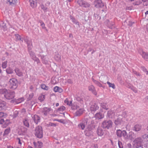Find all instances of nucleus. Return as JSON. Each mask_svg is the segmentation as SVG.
<instances>
[{"mask_svg": "<svg viewBox=\"0 0 148 148\" xmlns=\"http://www.w3.org/2000/svg\"><path fill=\"white\" fill-rule=\"evenodd\" d=\"M116 134L117 137L120 138L123 136L124 138L126 140H132L136 137L134 133L132 131L127 133L125 130H117L116 131Z\"/></svg>", "mask_w": 148, "mask_h": 148, "instance_id": "nucleus-1", "label": "nucleus"}, {"mask_svg": "<svg viewBox=\"0 0 148 148\" xmlns=\"http://www.w3.org/2000/svg\"><path fill=\"white\" fill-rule=\"evenodd\" d=\"M0 94H4V97L8 100L12 99L15 97L14 91L5 88L0 89Z\"/></svg>", "mask_w": 148, "mask_h": 148, "instance_id": "nucleus-2", "label": "nucleus"}, {"mask_svg": "<svg viewBox=\"0 0 148 148\" xmlns=\"http://www.w3.org/2000/svg\"><path fill=\"white\" fill-rule=\"evenodd\" d=\"M35 135L37 138H41L43 137V130L41 126H38L35 130Z\"/></svg>", "mask_w": 148, "mask_h": 148, "instance_id": "nucleus-3", "label": "nucleus"}, {"mask_svg": "<svg viewBox=\"0 0 148 148\" xmlns=\"http://www.w3.org/2000/svg\"><path fill=\"white\" fill-rule=\"evenodd\" d=\"M112 123L111 120H105L102 122L101 126L103 129H108L111 128Z\"/></svg>", "mask_w": 148, "mask_h": 148, "instance_id": "nucleus-4", "label": "nucleus"}, {"mask_svg": "<svg viewBox=\"0 0 148 148\" xmlns=\"http://www.w3.org/2000/svg\"><path fill=\"white\" fill-rule=\"evenodd\" d=\"M9 88L12 89H15L18 86V81L15 78H13L9 81Z\"/></svg>", "mask_w": 148, "mask_h": 148, "instance_id": "nucleus-5", "label": "nucleus"}, {"mask_svg": "<svg viewBox=\"0 0 148 148\" xmlns=\"http://www.w3.org/2000/svg\"><path fill=\"white\" fill-rule=\"evenodd\" d=\"M88 119L87 118H84L82 119V122L78 125V127L80 129L84 130L86 126L88 123Z\"/></svg>", "mask_w": 148, "mask_h": 148, "instance_id": "nucleus-6", "label": "nucleus"}, {"mask_svg": "<svg viewBox=\"0 0 148 148\" xmlns=\"http://www.w3.org/2000/svg\"><path fill=\"white\" fill-rule=\"evenodd\" d=\"M123 118L120 115H119L117 119L114 121V123L116 126L124 124Z\"/></svg>", "mask_w": 148, "mask_h": 148, "instance_id": "nucleus-7", "label": "nucleus"}, {"mask_svg": "<svg viewBox=\"0 0 148 148\" xmlns=\"http://www.w3.org/2000/svg\"><path fill=\"white\" fill-rule=\"evenodd\" d=\"M105 23L107 27L111 29H113L115 28L114 23L113 21H110L107 19L105 22Z\"/></svg>", "mask_w": 148, "mask_h": 148, "instance_id": "nucleus-8", "label": "nucleus"}, {"mask_svg": "<svg viewBox=\"0 0 148 148\" xmlns=\"http://www.w3.org/2000/svg\"><path fill=\"white\" fill-rule=\"evenodd\" d=\"M94 4L95 6L97 8H102L104 6L103 3L101 0H95L94 1Z\"/></svg>", "mask_w": 148, "mask_h": 148, "instance_id": "nucleus-9", "label": "nucleus"}, {"mask_svg": "<svg viewBox=\"0 0 148 148\" xmlns=\"http://www.w3.org/2000/svg\"><path fill=\"white\" fill-rule=\"evenodd\" d=\"M77 2L78 4L81 6L85 8L89 6V5L85 1L82 0H77Z\"/></svg>", "mask_w": 148, "mask_h": 148, "instance_id": "nucleus-10", "label": "nucleus"}, {"mask_svg": "<svg viewBox=\"0 0 148 148\" xmlns=\"http://www.w3.org/2000/svg\"><path fill=\"white\" fill-rule=\"evenodd\" d=\"M104 117V115L101 112H99L96 113L95 116V117L96 119L99 120L102 119Z\"/></svg>", "mask_w": 148, "mask_h": 148, "instance_id": "nucleus-11", "label": "nucleus"}, {"mask_svg": "<svg viewBox=\"0 0 148 148\" xmlns=\"http://www.w3.org/2000/svg\"><path fill=\"white\" fill-rule=\"evenodd\" d=\"M99 107L97 104L94 103L91 105L90 107V110L91 112H95L99 109Z\"/></svg>", "mask_w": 148, "mask_h": 148, "instance_id": "nucleus-12", "label": "nucleus"}, {"mask_svg": "<svg viewBox=\"0 0 148 148\" xmlns=\"http://www.w3.org/2000/svg\"><path fill=\"white\" fill-rule=\"evenodd\" d=\"M134 141L135 143L138 146H139L142 143L143 140L140 137H139L136 138L134 140Z\"/></svg>", "mask_w": 148, "mask_h": 148, "instance_id": "nucleus-13", "label": "nucleus"}, {"mask_svg": "<svg viewBox=\"0 0 148 148\" xmlns=\"http://www.w3.org/2000/svg\"><path fill=\"white\" fill-rule=\"evenodd\" d=\"M51 109L50 108L45 107L43 108L42 112L43 113V114L45 115L46 116L51 111Z\"/></svg>", "mask_w": 148, "mask_h": 148, "instance_id": "nucleus-14", "label": "nucleus"}, {"mask_svg": "<svg viewBox=\"0 0 148 148\" xmlns=\"http://www.w3.org/2000/svg\"><path fill=\"white\" fill-rule=\"evenodd\" d=\"M97 132L98 136H102L103 135L104 132L102 129L100 127H98L97 130Z\"/></svg>", "mask_w": 148, "mask_h": 148, "instance_id": "nucleus-15", "label": "nucleus"}, {"mask_svg": "<svg viewBox=\"0 0 148 148\" xmlns=\"http://www.w3.org/2000/svg\"><path fill=\"white\" fill-rule=\"evenodd\" d=\"M32 118L36 124H37L38 122H40V118L37 115H34L32 117Z\"/></svg>", "mask_w": 148, "mask_h": 148, "instance_id": "nucleus-16", "label": "nucleus"}, {"mask_svg": "<svg viewBox=\"0 0 148 148\" xmlns=\"http://www.w3.org/2000/svg\"><path fill=\"white\" fill-rule=\"evenodd\" d=\"M107 115L109 118H114L115 117L114 112L111 110H109L108 112Z\"/></svg>", "mask_w": 148, "mask_h": 148, "instance_id": "nucleus-17", "label": "nucleus"}, {"mask_svg": "<svg viewBox=\"0 0 148 148\" xmlns=\"http://www.w3.org/2000/svg\"><path fill=\"white\" fill-rule=\"evenodd\" d=\"M6 103L0 99V111L5 109Z\"/></svg>", "mask_w": 148, "mask_h": 148, "instance_id": "nucleus-18", "label": "nucleus"}, {"mask_svg": "<svg viewBox=\"0 0 148 148\" xmlns=\"http://www.w3.org/2000/svg\"><path fill=\"white\" fill-rule=\"evenodd\" d=\"M89 90L91 91L95 95H97V92L95 90V87L92 85H91L88 87Z\"/></svg>", "mask_w": 148, "mask_h": 148, "instance_id": "nucleus-19", "label": "nucleus"}, {"mask_svg": "<svg viewBox=\"0 0 148 148\" xmlns=\"http://www.w3.org/2000/svg\"><path fill=\"white\" fill-rule=\"evenodd\" d=\"M142 128V126L141 125L139 124L135 125L133 128L132 130L133 131L136 132H138L140 131Z\"/></svg>", "mask_w": 148, "mask_h": 148, "instance_id": "nucleus-20", "label": "nucleus"}, {"mask_svg": "<svg viewBox=\"0 0 148 148\" xmlns=\"http://www.w3.org/2000/svg\"><path fill=\"white\" fill-rule=\"evenodd\" d=\"M33 144L36 148H41L42 146V143L38 141L37 143L34 142Z\"/></svg>", "mask_w": 148, "mask_h": 148, "instance_id": "nucleus-21", "label": "nucleus"}, {"mask_svg": "<svg viewBox=\"0 0 148 148\" xmlns=\"http://www.w3.org/2000/svg\"><path fill=\"white\" fill-rule=\"evenodd\" d=\"M142 57L146 61H148V53L142 51L141 53Z\"/></svg>", "mask_w": 148, "mask_h": 148, "instance_id": "nucleus-22", "label": "nucleus"}, {"mask_svg": "<svg viewBox=\"0 0 148 148\" xmlns=\"http://www.w3.org/2000/svg\"><path fill=\"white\" fill-rule=\"evenodd\" d=\"M23 130L22 129H20L18 131V133L19 135H23L25 133H26L27 131V129L25 127H23Z\"/></svg>", "mask_w": 148, "mask_h": 148, "instance_id": "nucleus-23", "label": "nucleus"}, {"mask_svg": "<svg viewBox=\"0 0 148 148\" xmlns=\"http://www.w3.org/2000/svg\"><path fill=\"white\" fill-rule=\"evenodd\" d=\"M84 110L83 109H80L77 110L75 113V116H80L82 115Z\"/></svg>", "mask_w": 148, "mask_h": 148, "instance_id": "nucleus-24", "label": "nucleus"}, {"mask_svg": "<svg viewBox=\"0 0 148 148\" xmlns=\"http://www.w3.org/2000/svg\"><path fill=\"white\" fill-rule=\"evenodd\" d=\"M23 122L24 125L25 126L27 127H29V125L28 122V119L27 118L23 119Z\"/></svg>", "mask_w": 148, "mask_h": 148, "instance_id": "nucleus-25", "label": "nucleus"}, {"mask_svg": "<svg viewBox=\"0 0 148 148\" xmlns=\"http://www.w3.org/2000/svg\"><path fill=\"white\" fill-rule=\"evenodd\" d=\"M14 71L16 75L18 76H22L23 73L21 70H20L18 68H16L14 69Z\"/></svg>", "mask_w": 148, "mask_h": 148, "instance_id": "nucleus-26", "label": "nucleus"}, {"mask_svg": "<svg viewBox=\"0 0 148 148\" xmlns=\"http://www.w3.org/2000/svg\"><path fill=\"white\" fill-rule=\"evenodd\" d=\"M93 133V132L92 130L90 131L87 129L85 131V135L88 136L92 135Z\"/></svg>", "mask_w": 148, "mask_h": 148, "instance_id": "nucleus-27", "label": "nucleus"}, {"mask_svg": "<svg viewBox=\"0 0 148 148\" xmlns=\"http://www.w3.org/2000/svg\"><path fill=\"white\" fill-rule=\"evenodd\" d=\"M70 106L71 107V108L72 110L77 109L79 108V106L77 105V103H72Z\"/></svg>", "mask_w": 148, "mask_h": 148, "instance_id": "nucleus-28", "label": "nucleus"}, {"mask_svg": "<svg viewBox=\"0 0 148 148\" xmlns=\"http://www.w3.org/2000/svg\"><path fill=\"white\" fill-rule=\"evenodd\" d=\"M53 90L55 92H59L60 93L62 92L63 91V89L57 86L53 88Z\"/></svg>", "mask_w": 148, "mask_h": 148, "instance_id": "nucleus-29", "label": "nucleus"}, {"mask_svg": "<svg viewBox=\"0 0 148 148\" xmlns=\"http://www.w3.org/2000/svg\"><path fill=\"white\" fill-rule=\"evenodd\" d=\"M30 5L32 7L34 8L36 6V0H29Z\"/></svg>", "mask_w": 148, "mask_h": 148, "instance_id": "nucleus-30", "label": "nucleus"}, {"mask_svg": "<svg viewBox=\"0 0 148 148\" xmlns=\"http://www.w3.org/2000/svg\"><path fill=\"white\" fill-rule=\"evenodd\" d=\"M95 127V125L94 124H91L88 125L87 130H89L90 131L92 130Z\"/></svg>", "mask_w": 148, "mask_h": 148, "instance_id": "nucleus-31", "label": "nucleus"}, {"mask_svg": "<svg viewBox=\"0 0 148 148\" xmlns=\"http://www.w3.org/2000/svg\"><path fill=\"white\" fill-rule=\"evenodd\" d=\"M41 58L42 59V62L45 64H47L48 63V61L47 60H46V58H45V56L43 55L40 56Z\"/></svg>", "mask_w": 148, "mask_h": 148, "instance_id": "nucleus-32", "label": "nucleus"}, {"mask_svg": "<svg viewBox=\"0 0 148 148\" xmlns=\"http://www.w3.org/2000/svg\"><path fill=\"white\" fill-rule=\"evenodd\" d=\"M29 53L32 59L36 57L35 53L32 51H29Z\"/></svg>", "mask_w": 148, "mask_h": 148, "instance_id": "nucleus-33", "label": "nucleus"}, {"mask_svg": "<svg viewBox=\"0 0 148 148\" xmlns=\"http://www.w3.org/2000/svg\"><path fill=\"white\" fill-rule=\"evenodd\" d=\"M92 79L93 82L97 85L98 86L100 87H102V84H101L99 82L94 79L92 78Z\"/></svg>", "mask_w": 148, "mask_h": 148, "instance_id": "nucleus-34", "label": "nucleus"}, {"mask_svg": "<svg viewBox=\"0 0 148 148\" xmlns=\"http://www.w3.org/2000/svg\"><path fill=\"white\" fill-rule=\"evenodd\" d=\"M7 1L9 2L10 4L14 5L17 2V0H7Z\"/></svg>", "mask_w": 148, "mask_h": 148, "instance_id": "nucleus-35", "label": "nucleus"}, {"mask_svg": "<svg viewBox=\"0 0 148 148\" xmlns=\"http://www.w3.org/2000/svg\"><path fill=\"white\" fill-rule=\"evenodd\" d=\"M101 106L102 108L104 109L107 110L109 109L108 106H107L106 103H103L101 104Z\"/></svg>", "mask_w": 148, "mask_h": 148, "instance_id": "nucleus-36", "label": "nucleus"}, {"mask_svg": "<svg viewBox=\"0 0 148 148\" xmlns=\"http://www.w3.org/2000/svg\"><path fill=\"white\" fill-rule=\"evenodd\" d=\"M10 128H7L5 130L3 136H5V135H8L10 132Z\"/></svg>", "mask_w": 148, "mask_h": 148, "instance_id": "nucleus-37", "label": "nucleus"}, {"mask_svg": "<svg viewBox=\"0 0 148 148\" xmlns=\"http://www.w3.org/2000/svg\"><path fill=\"white\" fill-rule=\"evenodd\" d=\"M6 72L8 74H11L13 73V71L12 68H9L6 69Z\"/></svg>", "mask_w": 148, "mask_h": 148, "instance_id": "nucleus-38", "label": "nucleus"}, {"mask_svg": "<svg viewBox=\"0 0 148 148\" xmlns=\"http://www.w3.org/2000/svg\"><path fill=\"white\" fill-rule=\"evenodd\" d=\"M107 83L109 85L110 87H112L114 89L115 88V86L114 84L110 83L108 81L107 82Z\"/></svg>", "mask_w": 148, "mask_h": 148, "instance_id": "nucleus-39", "label": "nucleus"}, {"mask_svg": "<svg viewBox=\"0 0 148 148\" xmlns=\"http://www.w3.org/2000/svg\"><path fill=\"white\" fill-rule=\"evenodd\" d=\"M41 88L43 89L48 90L49 89L48 86H47L44 84H42L41 85Z\"/></svg>", "mask_w": 148, "mask_h": 148, "instance_id": "nucleus-40", "label": "nucleus"}, {"mask_svg": "<svg viewBox=\"0 0 148 148\" xmlns=\"http://www.w3.org/2000/svg\"><path fill=\"white\" fill-rule=\"evenodd\" d=\"M15 37L16 39V41L20 40H21L22 42H23V40H22L21 39V36L19 34H16L15 35Z\"/></svg>", "mask_w": 148, "mask_h": 148, "instance_id": "nucleus-41", "label": "nucleus"}, {"mask_svg": "<svg viewBox=\"0 0 148 148\" xmlns=\"http://www.w3.org/2000/svg\"><path fill=\"white\" fill-rule=\"evenodd\" d=\"M24 40L25 42L27 44H28L29 45L31 42H32V41L30 40H29V38L26 37V38H25L24 39Z\"/></svg>", "mask_w": 148, "mask_h": 148, "instance_id": "nucleus-42", "label": "nucleus"}, {"mask_svg": "<svg viewBox=\"0 0 148 148\" xmlns=\"http://www.w3.org/2000/svg\"><path fill=\"white\" fill-rule=\"evenodd\" d=\"M27 45L28 51H31L32 47V42H31L29 45L28 44H27Z\"/></svg>", "mask_w": 148, "mask_h": 148, "instance_id": "nucleus-43", "label": "nucleus"}, {"mask_svg": "<svg viewBox=\"0 0 148 148\" xmlns=\"http://www.w3.org/2000/svg\"><path fill=\"white\" fill-rule=\"evenodd\" d=\"M64 103L66 104L67 105L71 106V104L72 101H70L69 102L68 99L66 98L64 101Z\"/></svg>", "mask_w": 148, "mask_h": 148, "instance_id": "nucleus-44", "label": "nucleus"}, {"mask_svg": "<svg viewBox=\"0 0 148 148\" xmlns=\"http://www.w3.org/2000/svg\"><path fill=\"white\" fill-rule=\"evenodd\" d=\"M45 96L44 95H41L39 97L38 99L40 101H42L44 100Z\"/></svg>", "mask_w": 148, "mask_h": 148, "instance_id": "nucleus-45", "label": "nucleus"}, {"mask_svg": "<svg viewBox=\"0 0 148 148\" xmlns=\"http://www.w3.org/2000/svg\"><path fill=\"white\" fill-rule=\"evenodd\" d=\"M34 96V94L33 93H32L29 95V97L27 98V100L29 101L31 100L33 98Z\"/></svg>", "mask_w": 148, "mask_h": 148, "instance_id": "nucleus-46", "label": "nucleus"}, {"mask_svg": "<svg viewBox=\"0 0 148 148\" xmlns=\"http://www.w3.org/2000/svg\"><path fill=\"white\" fill-rule=\"evenodd\" d=\"M9 120V119H6L5 120V123H4V126L6 127L10 123Z\"/></svg>", "mask_w": 148, "mask_h": 148, "instance_id": "nucleus-47", "label": "nucleus"}, {"mask_svg": "<svg viewBox=\"0 0 148 148\" xmlns=\"http://www.w3.org/2000/svg\"><path fill=\"white\" fill-rule=\"evenodd\" d=\"M65 108L64 106H62L59 108L58 110L59 111H63L65 109Z\"/></svg>", "mask_w": 148, "mask_h": 148, "instance_id": "nucleus-48", "label": "nucleus"}, {"mask_svg": "<svg viewBox=\"0 0 148 148\" xmlns=\"http://www.w3.org/2000/svg\"><path fill=\"white\" fill-rule=\"evenodd\" d=\"M2 67L3 69L5 68L7 66V61L3 62L2 64Z\"/></svg>", "mask_w": 148, "mask_h": 148, "instance_id": "nucleus-49", "label": "nucleus"}, {"mask_svg": "<svg viewBox=\"0 0 148 148\" xmlns=\"http://www.w3.org/2000/svg\"><path fill=\"white\" fill-rule=\"evenodd\" d=\"M123 118V120L127 116V113L126 112L124 111L122 112V115H121Z\"/></svg>", "mask_w": 148, "mask_h": 148, "instance_id": "nucleus-50", "label": "nucleus"}, {"mask_svg": "<svg viewBox=\"0 0 148 148\" xmlns=\"http://www.w3.org/2000/svg\"><path fill=\"white\" fill-rule=\"evenodd\" d=\"M133 72L134 74L136 75V76H141V74L137 72L136 71L133 70Z\"/></svg>", "mask_w": 148, "mask_h": 148, "instance_id": "nucleus-51", "label": "nucleus"}, {"mask_svg": "<svg viewBox=\"0 0 148 148\" xmlns=\"http://www.w3.org/2000/svg\"><path fill=\"white\" fill-rule=\"evenodd\" d=\"M55 59L58 61H59L60 60V56L58 54L55 56Z\"/></svg>", "mask_w": 148, "mask_h": 148, "instance_id": "nucleus-52", "label": "nucleus"}, {"mask_svg": "<svg viewBox=\"0 0 148 148\" xmlns=\"http://www.w3.org/2000/svg\"><path fill=\"white\" fill-rule=\"evenodd\" d=\"M33 60H34L36 62L37 64H38L40 63L39 59L36 57L35 58H34V59H33Z\"/></svg>", "mask_w": 148, "mask_h": 148, "instance_id": "nucleus-53", "label": "nucleus"}, {"mask_svg": "<svg viewBox=\"0 0 148 148\" xmlns=\"http://www.w3.org/2000/svg\"><path fill=\"white\" fill-rule=\"evenodd\" d=\"M72 22L76 25H79V23L77 21L75 18H71Z\"/></svg>", "mask_w": 148, "mask_h": 148, "instance_id": "nucleus-54", "label": "nucleus"}, {"mask_svg": "<svg viewBox=\"0 0 148 148\" xmlns=\"http://www.w3.org/2000/svg\"><path fill=\"white\" fill-rule=\"evenodd\" d=\"M141 3H142V2L139 1H136L135 3H133V4L134 5H139Z\"/></svg>", "mask_w": 148, "mask_h": 148, "instance_id": "nucleus-55", "label": "nucleus"}, {"mask_svg": "<svg viewBox=\"0 0 148 148\" xmlns=\"http://www.w3.org/2000/svg\"><path fill=\"white\" fill-rule=\"evenodd\" d=\"M118 145L119 148H123V147L122 143L120 141H118Z\"/></svg>", "mask_w": 148, "mask_h": 148, "instance_id": "nucleus-56", "label": "nucleus"}, {"mask_svg": "<svg viewBox=\"0 0 148 148\" xmlns=\"http://www.w3.org/2000/svg\"><path fill=\"white\" fill-rule=\"evenodd\" d=\"M76 100L78 101H80L81 103L83 102L82 99L79 97H77L76 98Z\"/></svg>", "mask_w": 148, "mask_h": 148, "instance_id": "nucleus-57", "label": "nucleus"}, {"mask_svg": "<svg viewBox=\"0 0 148 148\" xmlns=\"http://www.w3.org/2000/svg\"><path fill=\"white\" fill-rule=\"evenodd\" d=\"M95 19H100L101 18V17L100 16L99 17L98 15L97 14H95Z\"/></svg>", "mask_w": 148, "mask_h": 148, "instance_id": "nucleus-58", "label": "nucleus"}, {"mask_svg": "<svg viewBox=\"0 0 148 148\" xmlns=\"http://www.w3.org/2000/svg\"><path fill=\"white\" fill-rule=\"evenodd\" d=\"M49 126H52V127H56V124L53 123H49Z\"/></svg>", "mask_w": 148, "mask_h": 148, "instance_id": "nucleus-59", "label": "nucleus"}, {"mask_svg": "<svg viewBox=\"0 0 148 148\" xmlns=\"http://www.w3.org/2000/svg\"><path fill=\"white\" fill-rule=\"evenodd\" d=\"M41 9H43V10H46L47 9V8L44 5H41Z\"/></svg>", "mask_w": 148, "mask_h": 148, "instance_id": "nucleus-60", "label": "nucleus"}, {"mask_svg": "<svg viewBox=\"0 0 148 148\" xmlns=\"http://www.w3.org/2000/svg\"><path fill=\"white\" fill-rule=\"evenodd\" d=\"M66 82L69 84H72L73 82L72 81L71 79H68L67 81Z\"/></svg>", "mask_w": 148, "mask_h": 148, "instance_id": "nucleus-61", "label": "nucleus"}, {"mask_svg": "<svg viewBox=\"0 0 148 148\" xmlns=\"http://www.w3.org/2000/svg\"><path fill=\"white\" fill-rule=\"evenodd\" d=\"M56 121L61 123H64V121L62 119H57L56 120Z\"/></svg>", "mask_w": 148, "mask_h": 148, "instance_id": "nucleus-62", "label": "nucleus"}, {"mask_svg": "<svg viewBox=\"0 0 148 148\" xmlns=\"http://www.w3.org/2000/svg\"><path fill=\"white\" fill-rule=\"evenodd\" d=\"M5 123V120L3 119H1L0 121V124H4Z\"/></svg>", "mask_w": 148, "mask_h": 148, "instance_id": "nucleus-63", "label": "nucleus"}, {"mask_svg": "<svg viewBox=\"0 0 148 148\" xmlns=\"http://www.w3.org/2000/svg\"><path fill=\"white\" fill-rule=\"evenodd\" d=\"M41 26L43 29H46V27H45V24L44 23H42L41 24Z\"/></svg>", "mask_w": 148, "mask_h": 148, "instance_id": "nucleus-64", "label": "nucleus"}]
</instances>
